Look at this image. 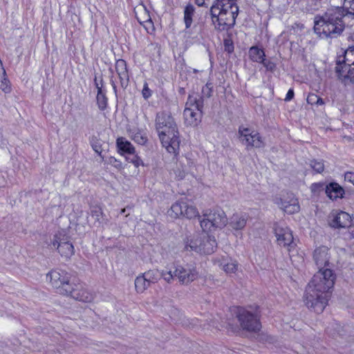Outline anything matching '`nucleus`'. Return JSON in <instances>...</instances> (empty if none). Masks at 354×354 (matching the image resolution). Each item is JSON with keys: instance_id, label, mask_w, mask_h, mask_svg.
<instances>
[{"instance_id": "38", "label": "nucleus", "mask_w": 354, "mask_h": 354, "mask_svg": "<svg viewBox=\"0 0 354 354\" xmlns=\"http://www.w3.org/2000/svg\"><path fill=\"white\" fill-rule=\"evenodd\" d=\"M344 6L350 10V13L354 15V0H344Z\"/></svg>"}, {"instance_id": "24", "label": "nucleus", "mask_w": 354, "mask_h": 354, "mask_svg": "<svg viewBox=\"0 0 354 354\" xmlns=\"http://www.w3.org/2000/svg\"><path fill=\"white\" fill-rule=\"evenodd\" d=\"M195 8L192 4H188L185 6L184 10V22L185 24V34L191 35L192 30L191 26L193 22V17L194 15Z\"/></svg>"}, {"instance_id": "40", "label": "nucleus", "mask_w": 354, "mask_h": 354, "mask_svg": "<svg viewBox=\"0 0 354 354\" xmlns=\"http://www.w3.org/2000/svg\"><path fill=\"white\" fill-rule=\"evenodd\" d=\"M344 180L354 185V172L347 171L344 174Z\"/></svg>"}, {"instance_id": "25", "label": "nucleus", "mask_w": 354, "mask_h": 354, "mask_svg": "<svg viewBox=\"0 0 354 354\" xmlns=\"http://www.w3.org/2000/svg\"><path fill=\"white\" fill-rule=\"evenodd\" d=\"M202 248V235L197 234L187 241L185 245V249L189 251H194L201 254Z\"/></svg>"}, {"instance_id": "18", "label": "nucleus", "mask_w": 354, "mask_h": 354, "mask_svg": "<svg viewBox=\"0 0 354 354\" xmlns=\"http://www.w3.org/2000/svg\"><path fill=\"white\" fill-rule=\"evenodd\" d=\"M328 248L326 246H320L314 251L313 259L317 268H326L328 265Z\"/></svg>"}, {"instance_id": "9", "label": "nucleus", "mask_w": 354, "mask_h": 354, "mask_svg": "<svg viewBox=\"0 0 354 354\" xmlns=\"http://www.w3.org/2000/svg\"><path fill=\"white\" fill-rule=\"evenodd\" d=\"M236 317L243 330L248 332H258L261 325L257 312H252L244 308H238Z\"/></svg>"}, {"instance_id": "3", "label": "nucleus", "mask_w": 354, "mask_h": 354, "mask_svg": "<svg viewBox=\"0 0 354 354\" xmlns=\"http://www.w3.org/2000/svg\"><path fill=\"white\" fill-rule=\"evenodd\" d=\"M343 15L337 8L314 19V32L321 38L337 37L344 28Z\"/></svg>"}, {"instance_id": "21", "label": "nucleus", "mask_w": 354, "mask_h": 354, "mask_svg": "<svg viewBox=\"0 0 354 354\" xmlns=\"http://www.w3.org/2000/svg\"><path fill=\"white\" fill-rule=\"evenodd\" d=\"M248 221V215L243 213H234L230 218L229 226L234 230H243Z\"/></svg>"}, {"instance_id": "11", "label": "nucleus", "mask_w": 354, "mask_h": 354, "mask_svg": "<svg viewBox=\"0 0 354 354\" xmlns=\"http://www.w3.org/2000/svg\"><path fill=\"white\" fill-rule=\"evenodd\" d=\"M203 216L205 218L201 221V227L204 232L211 230L214 227L222 228L227 223L225 213L221 209L204 214Z\"/></svg>"}, {"instance_id": "52", "label": "nucleus", "mask_w": 354, "mask_h": 354, "mask_svg": "<svg viewBox=\"0 0 354 354\" xmlns=\"http://www.w3.org/2000/svg\"><path fill=\"white\" fill-rule=\"evenodd\" d=\"M118 162V161L115 158H113V157L110 158L109 163L113 164V162Z\"/></svg>"}, {"instance_id": "22", "label": "nucleus", "mask_w": 354, "mask_h": 354, "mask_svg": "<svg viewBox=\"0 0 354 354\" xmlns=\"http://www.w3.org/2000/svg\"><path fill=\"white\" fill-rule=\"evenodd\" d=\"M325 192L327 196L333 201L342 198L345 194L344 188L337 183H330L326 185Z\"/></svg>"}, {"instance_id": "54", "label": "nucleus", "mask_w": 354, "mask_h": 354, "mask_svg": "<svg viewBox=\"0 0 354 354\" xmlns=\"http://www.w3.org/2000/svg\"><path fill=\"white\" fill-rule=\"evenodd\" d=\"M193 29L195 30V31L197 32L198 33L200 31V27H198L197 25H194V27H193Z\"/></svg>"}, {"instance_id": "58", "label": "nucleus", "mask_w": 354, "mask_h": 354, "mask_svg": "<svg viewBox=\"0 0 354 354\" xmlns=\"http://www.w3.org/2000/svg\"><path fill=\"white\" fill-rule=\"evenodd\" d=\"M0 64H1V66H2V62H1V60H0Z\"/></svg>"}, {"instance_id": "47", "label": "nucleus", "mask_w": 354, "mask_h": 354, "mask_svg": "<svg viewBox=\"0 0 354 354\" xmlns=\"http://www.w3.org/2000/svg\"><path fill=\"white\" fill-rule=\"evenodd\" d=\"M207 0H194L196 4H197L198 6H205V1Z\"/></svg>"}, {"instance_id": "26", "label": "nucleus", "mask_w": 354, "mask_h": 354, "mask_svg": "<svg viewBox=\"0 0 354 354\" xmlns=\"http://www.w3.org/2000/svg\"><path fill=\"white\" fill-rule=\"evenodd\" d=\"M135 12H136L137 19L140 22V24H147L149 25L152 24L151 17L145 7H144L143 6L137 7L135 9Z\"/></svg>"}, {"instance_id": "2", "label": "nucleus", "mask_w": 354, "mask_h": 354, "mask_svg": "<svg viewBox=\"0 0 354 354\" xmlns=\"http://www.w3.org/2000/svg\"><path fill=\"white\" fill-rule=\"evenodd\" d=\"M156 129L162 146L169 153L177 154L180 147L179 133L171 114L166 112L157 113Z\"/></svg>"}, {"instance_id": "49", "label": "nucleus", "mask_w": 354, "mask_h": 354, "mask_svg": "<svg viewBox=\"0 0 354 354\" xmlns=\"http://www.w3.org/2000/svg\"><path fill=\"white\" fill-rule=\"evenodd\" d=\"M349 232L351 233V236L354 238V225H350V227H348Z\"/></svg>"}, {"instance_id": "20", "label": "nucleus", "mask_w": 354, "mask_h": 354, "mask_svg": "<svg viewBox=\"0 0 354 354\" xmlns=\"http://www.w3.org/2000/svg\"><path fill=\"white\" fill-rule=\"evenodd\" d=\"M352 219L349 214L341 211L338 212L332 220L330 225L337 228H345L350 227Z\"/></svg>"}, {"instance_id": "35", "label": "nucleus", "mask_w": 354, "mask_h": 354, "mask_svg": "<svg viewBox=\"0 0 354 354\" xmlns=\"http://www.w3.org/2000/svg\"><path fill=\"white\" fill-rule=\"evenodd\" d=\"M311 168H313L316 173H321L324 169V165L322 160H311Z\"/></svg>"}, {"instance_id": "30", "label": "nucleus", "mask_w": 354, "mask_h": 354, "mask_svg": "<svg viewBox=\"0 0 354 354\" xmlns=\"http://www.w3.org/2000/svg\"><path fill=\"white\" fill-rule=\"evenodd\" d=\"M117 146L120 151L124 153L129 154L135 153V149L132 144L124 138H118L117 139Z\"/></svg>"}, {"instance_id": "7", "label": "nucleus", "mask_w": 354, "mask_h": 354, "mask_svg": "<svg viewBox=\"0 0 354 354\" xmlns=\"http://www.w3.org/2000/svg\"><path fill=\"white\" fill-rule=\"evenodd\" d=\"M238 136L240 142L244 146L247 150H250L252 148L260 149L265 147V142L263 138L254 129L241 126L239 128Z\"/></svg>"}, {"instance_id": "50", "label": "nucleus", "mask_w": 354, "mask_h": 354, "mask_svg": "<svg viewBox=\"0 0 354 354\" xmlns=\"http://www.w3.org/2000/svg\"><path fill=\"white\" fill-rule=\"evenodd\" d=\"M111 86H112L115 93H116V85H115V82L112 79H111Z\"/></svg>"}, {"instance_id": "31", "label": "nucleus", "mask_w": 354, "mask_h": 354, "mask_svg": "<svg viewBox=\"0 0 354 354\" xmlns=\"http://www.w3.org/2000/svg\"><path fill=\"white\" fill-rule=\"evenodd\" d=\"M134 283L138 293L144 292L150 286V283L142 274H140L136 278Z\"/></svg>"}, {"instance_id": "27", "label": "nucleus", "mask_w": 354, "mask_h": 354, "mask_svg": "<svg viewBox=\"0 0 354 354\" xmlns=\"http://www.w3.org/2000/svg\"><path fill=\"white\" fill-rule=\"evenodd\" d=\"M95 84L96 86V88L97 89V104L98 106V108L100 110H104L107 106V97L104 93H103L102 86H100V84L97 82V78H95Z\"/></svg>"}, {"instance_id": "12", "label": "nucleus", "mask_w": 354, "mask_h": 354, "mask_svg": "<svg viewBox=\"0 0 354 354\" xmlns=\"http://www.w3.org/2000/svg\"><path fill=\"white\" fill-rule=\"evenodd\" d=\"M168 214L174 218L183 216L192 219L198 216L199 212L195 206L189 205L183 201H178L171 205Z\"/></svg>"}, {"instance_id": "13", "label": "nucleus", "mask_w": 354, "mask_h": 354, "mask_svg": "<svg viewBox=\"0 0 354 354\" xmlns=\"http://www.w3.org/2000/svg\"><path fill=\"white\" fill-rule=\"evenodd\" d=\"M274 231L278 244L290 252L295 245L290 230L284 224L277 223L274 225Z\"/></svg>"}, {"instance_id": "44", "label": "nucleus", "mask_w": 354, "mask_h": 354, "mask_svg": "<svg viewBox=\"0 0 354 354\" xmlns=\"http://www.w3.org/2000/svg\"><path fill=\"white\" fill-rule=\"evenodd\" d=\"M92 147H93V150L96 153H97L102 158H103V157L102 156V154H101L102 151H101L100 146L97 144H93V145H92Z\"/></svg>"}, {"instance_id": "53", "label": "nucleus", "mask_w": 354, "mask_h": 354, "mask_svg": "<svg viewBox=\"0 0 354 354\" xmlns=\"http://www.w3.org/2000/svg\"><path fill=\"white\" fill-rule=\"evenodd\" d=\"M315 95H312L311 94V104H313V103L315 104L316 98H315Z\"/></svg>"}, {"instance_id": "46", "label": "nucleus", "mask_w": 354, "mask_h": 354, "mask_svg": "<svg viewBox=\"0 0 354 354\" xmlns=\"http://www.w3.org/2000/svg\"><path fill=\"white\" fill-rule=\"evenodd\" d=\"M315 98H316L315 104L317 105H322L324 104L323 99L318 97L317 95H315Z\"/></svg>"}, {"instance_id": "8", "label": "nucleus", "mask_w": 354, "mask_h": 354, "mask_svg": "<svg viewBox=\"0 0 354 354\" xmlns=\"http://www.w3.org/2000/svg\"><path fill=\"white\" fill-rule=\"evenodd\" d=\"M203 106L202 97L196 98L189 95L183 112L185 122L187 125L196 126L201 118Z\"/></svg>"}, {"instance_id": "16", "label": "nucleus", "mask_w": 354, "mask_h": 354, "mask_svg": "<svg viewBox=\"0 0 354 354\" xmlns=\"http://www.w3.org/2000/svg\"><path fill=\"white\" fill-rule=\"evenodd\" d=\"M339 60L336 61L335 73L339 78L346 82H354V64H340Z\"/></svg>"}, {"instance_id": "56", "label": "nucleus", "mask_w": 354, "mask_h": 354, "mask_svg": "<svg viewBox=\"0 0 354 354\" xmlns=\"http://www.w3.org/2000/svg\"><path fill=\"white\" fill-rule=\"evenodd\" d=\"M306 101H307V102H308V103H310V102H309V101H310V94H308V95H307V97H306Z\"/></svg>"}, {"instance_id": "5", "label": "nucleus", "mask_w": 354, "mask_h": 354, "mask_svg": "<svg viewBox=\"0 0 354 354\" xmlns=\"http://www.w3.org/2000/svg\"><path fill=\"white\" fill-rule=\"evenodd\" d=\"M198 277V272L196 268L191 264L174 266L169 270L162 271V278L169 283L176 278L180 283L187 285Z\"/></svg>"}, {"instance_id": "55", "label": "nucleus", "mask_w": 354, "mask_h": 354, "mask_svg": "<svg viewBox=\"0 0 354 354\" xmlns=\"http://www.w3.org/2000/svg\"><path fill=\"white\" fill-rule=\"evenodd\" d=\"M306 101H307V102H308V103H310V102H309V101H310V94H308V95H307V97H306Z\"/></svg>"}, {"instance_id": "17", "label": "nucleus", "mask_w": 354, "mask_h": 354, "mask_svg": "<svg viewBox=\"0 0 354 354\" xmlns=\"http://www.w3.org/2000/svg\"><path fill=\"white\" fill-rule=\"evenodd\" d=\"M53 245L56 247L60 254L66 258L71 257L74 254L73 245L68 241L67 237L60 238L55 236L53 242Z\"/></svg>"}, {"instance_id": "6", "label": "nucleus", "mask_w": 354, "mask_h": 354, "mask_svg": "<svg viewBox=\"0 0 354 354\" xmlns=\"http://www.w3.org/2000/svg\"><path fill=\"white\" fill-rule=\"evenodd\" d=\"M46 280L62 295H67L71 286V275L66 271L55 269L46 274Z\"/></svg>"}, {"instance_id": "23", "label": "nucleus", "mask_w": 354, "mask_h": 354, "mask_svg": "<svg viewBox=\"0 0 354 354\" xmlns=\"http://www.w3.org/2000/svg\"><path fill=\"white\" fill-rule=\"evenodd\" d=\"M201 254H209L214 252L217 243L215 238L205 234H202Z\"/></svg>"}, {"instance_id": "57", "label": "nucleus", "mask_w": 354, "mask_h": 354, "mask_svg": "<svg viewBox=\"0 0 354 354\" xmlns=\"http://www.w3.org/2000/svg\"><path fill=\"white\" fill-rule=\"evenodd\" d=\"M125 212H126V208H123L121 209L120 213L124 214V213H125Z\"/></svg>"}, {"instance_id": "48", "label": "nucleus", "mask_w": 354, "mask_h": 354, "mask_svg": "<svg viewBox=\"0 0 354 354\" xmlns=\"http://www.w3.org/2000/svg\"><path fill=\"white\" fill-rule=\"evenodd\" d=\"M95 215L97 218L99 219V216L102 214L101 209H98L95 211H93V215Z\"/></svg>"}, {"instance_id": "34", "label": "nucleus", "mask_w": 354, "mask_h": 354, "mask_svg": "<svg viewBox=\"0 0 354 354\" xmlns=\"http://www.w3.org/2000/svg\"><path fill=\"white\" fill-rule=\"evenodd\" d=\"M2 73L0 74V88L4 92V93H9L10 91V86L9 85V81L6 77V71L2 68Z\"/></svg>"}, {"instance_id": "43", "label": "nucleus", "mask_w": 354, "mask_h": 354, "mask_svg": "<svg viewBox=\"0 0 354 354\" xmlns=\"http://www.w3.org/2000/svg\"><path fill=\"white\" fill-rule=\"evenodd\" d=\"M294 97V91L292 89H289L287 94H286V98H285V100L286 101H290Z\"/></svg>"}, {"instance_id": "1", "label": "nucleus", "mask_w": 354, "mask_h": 354, "mask_svg": "<svg viewBox=\"0 0 354 354\" xmlns=\"http://www.w3.org/2000/svg\"><path fill=\"white\" fill-rule=\"evenodd\" d=\"M335 279L336 275L330 268H320L314 274L311 280V307L316 313H322L327 306Z\"/></svg>"}, {"instance_id": "42", "label": "nucleus", "mask_w": 354, "mask_h": 354, "mask_svg": "<svg viewBox=\"0 0 354 354\" xmlns=\"http://www.w3.org/2000/svg\"><path fill=\"white\" fill-rule=\"evenodd\" d=\"M131 162L136 167H139L140 165H142V160L137 156H134L133 158L131 160Z\"/></svg>"}, {"instance_id": "32", "label": "nucleus", "mask_w": 354, "mask_h": 354, "mask_svg": "<svg viewBox=\"0 0 354 354\" xmlns=\"http://www.w3.org/2000/svg\"><path fill=\"white\" fill-rule=\"evenodd\" d=\"M337 60H339L340 64H354V46L349 47L346 50L342 56H339Z\"/></svg>"}, {"instance_id": "4", "label": "nucleus", "mask_w": 354, "mask_h": 354, "mask_svg": "<svg viewBox=\"0 0 354 354\" xmlns=\"http://www.w3.org/2000/svg\"><path fill=\"white\" fill-rule=\"evenodd\" d=\"M238 12L239 8L235 3V0L216 1L210 10L215 28L223 31L233 27Z\"/></svg>"}, {"instance_id": "19", "label": "nucleus", "mask_w": 354, "mask_h": 354, "mask_svg": "<svg viewBox=\"0 0 354 354\" xmlns=\"http://www.w3.org/2000/svg\"><path fill=\"white\" fill-rule=\"evenodd\" d=\"M115 68L120 80L121 86L126 88L129 84V73L126 62L124 59H118L115 62Z\"/></svg>"}, {"instance_id": "28", "label": "nucleus", "mask_w": 354, "mask_h": 354, "mask_svg": "<svg viewBox=\"0 0 354 354\" xmlns=\"http://www.w3.org/2000/svg\"><path fill=\"white\" fill-rule=\"evenodd\" d=\"M250 59L254 62L261 63L265 58L266 55L261 48L258 46H254L250 48L248 52Z\"/></svg>"}, {"instance_id": "10", "label": "nucleus", "mask_w": 354, "mask_h": 354, "mask_svg": "<svg viewBox=\"0 0 354 354\" xmlns=\"http://www.w3.org/2000/svg\"><path fill=\"white\" fill-rule=\"evenodd\" d=\"M273 202L284 212L292 214L300 209L299 202L292 192H281L275 196Z\"/></svg>"}, {"instance_id": "33", "label": "nucleus", "mask_w": 354, "mask_h": 354, "mask_svg": "<svg viewBox=\"0 0 354 354\" xmlns=\"http://www.w3.org/2000/svg\"><path fill=\"white\" fill-rule=\"evenodd\" d=\"M142 274L150 284L157 283L160 278L162 277V272H159L156 269L147 270L142 273Z\"/></svg>"}, {"instance_id": "41", "label": "nucleus", "mask_w": 354, "mask_h": 354, "mask_svg": "<svg viewBox=\"0 0 354 354\" xmlns=\"http://www.w3.org/2000/svg\"><path fill=\"white\" fill-rule=\"evenodd\" d=\"M326 186L324 183H314L311 185V191L316 192L325 189Z\"/></svg>"}, {"instance_id": "36", "label": "nucleus", "mask_w": 354, "mask_h": 354, "mask_svg": "<svg viewBox=\"0 0 354 354\" xmlns=\"http://www.w3.org/2000/svg\"><path fill=\"white\" fill-rule=\"evenodd\" d=\"M132 139L139 145H143L147 141V138L140 132L136 133L132 136Z\"/></svg>"}, {"instance_id": "39", "label": "nucleus", "mask_w": 354, "mask_h": 354, "mask_svg": "<svg viewBox=\"0 0 354 354\" xmlns=\"http://www.w3.org/2000/svg\"><path fill=\"white\" fill-rule=\"evenodd\" d=\"M142 96L145 99H148L151 95V91L148 87L147 83H145L142 91Z\"/></svg>"}, {"instance_id": "51", "label": "nucleus", "mask_w": 354, "mask_h": 354, "mask_svg": "<svg viewBox=\"0 0 354 354\" xmlns=\"http://www.w3.org/2000/svg\"><path fill=\"white\" fill-rule=\"evenodd\" d=\"M205 89L208 90V93H207L208 97L210 96V93H209L211 91V88H209L208 84H206ZM203 91L205 92V88H203Z\"/></svg>"}, {"instance_id": "45", "label": "nucleus", "mask_w": 354, "mask_h": 354, "mask_svg": "<svg viewBox=\"0 0 354 354\" xmlns=\"http://www.w3.org/2000/svg\"><path fill=\"white\" fill-rule=\"evenodd\" d=\"M225 50L227 51H228L229 53L232 52L234 50V47H233L232 44H229L227 41H225Z\"/></svg>"}, {"instance_id": "15", "label": "nucleus", "mask_w": 354, "mask_h": 354, "mask_svg": "<svg viewBox=\"0 0 354 354\" xmlns=\"http://www.w3.org/2000/svg\"><path fill=\"white\" fill-rule=\"evenodd\" d=\"M67 296L82 302H91L93 300V295L84 289L81 284H73L69 289Z\"/></svg>"}, {"instance_id": "29", "label": "nucleus", "mask_w": 354, "mask_h": 354, "mask_svg": "<svg viewBox=\"0 0 354 354\" xmlns=\"http://www.w3.org/2000/svg\"><path fill=\"white\" fill-rule=\"evenodd\" d=\"M215 263H217L218 266L227 274L234 273L236 271L238 267L237 263L235 262L232 261H229L225 259L216 261Z\"/></svg>"}, {"instance_id": "37", "label": "nucleus", "mask_w": 354, "mask_h": 354, "mask_svg": "<svg viewBox=\"0 0 354 354\" xmlns=\"http://www.w3.org/2000/svg\"><path fill=\"white\" fill-rule=\"evenodd\" d=\"M261 64L263 65L267 71H272L276 68V65L274 62L270 60H266L265 58L263 59V62H261Z\"/></svg>"}, {"instance_id": "14", "label": "nucleus", "mask_w": 354, "mask_h": 354, "mask_svg": "<svg viewBox=\"0 0 354 354\" xmlns=\"http://www.w3.org/2000/svg\"><path fill=\"white\" fill-rule=\"evenodd\" d=\"M195 167L196 166L193 160L187 157H184L177 163L174 173L178 179H183L187 174L195 176L196 172L194 170H196Z\"/></svg>"}]
</instances>
